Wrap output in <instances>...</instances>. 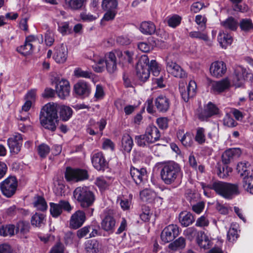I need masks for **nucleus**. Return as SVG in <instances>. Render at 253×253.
<instances>
[{
  "label": "nucleus",
  "mask_w": 253,
  "mask_h": 253,
  "mask_svg": "<svg viewBox=\"0 0 253 253\" xmlns=\"http://www.w3.org/2000/svg\"><path fill=\"white\" fill-rule=\"evenodd\" d=\"M182 174V171L180 165L174 162L164 165L160 172L161 178L167 185L174 183L181 177Z\"/></svg>",
  "instance_id": "obj_1"
},
{
  "label": "nucleus",
  "mask_w": 253,
  "mask_h": 253,
  "mask_svg": "<svg viewBox=\"0 0 253 253\" xmlns=\"http://www.w3.org/2000/svg\"><path fill=\"white\" fill-rule=\"evenodd\" d=\"M73 197L83 208L91 207L95 200L94 193L86 186L77 187L73 191Z\"/></svg>",
  "instance_id": "obj_2"
},
{
  "label": "nucleus",
  "mask_w": 253,
  "mask_h": 253,
  "mask_svg": "<svg viewBox=\"0 0 253 253\" xmlns=\"http://www.w3.org/2000/svg\"><path fill=\"white\" fill-rule=\"evenodd\" d=\"M208 187L225 198H231L233 195H238L240 193L237 184H231L218 181L213 182Z\"/></svg>",
  "instance_id": "obj_3"
},
{
  "label": "nucleus",
  "mask_w": 253,
  "mask_h": 253,
  "mask_svg": "<svg viewBox=\"0 0 253 253\" xmlns=\"http://www.w3.org/2000/svg\"><path fill=\"white\" fill-rule=\"evenodd\" d=\"M18 182L15 176H9L0 183L2 194L7 198L11 197L16 192Z\"/></svg>",
  "instance_id": "obj_4"
},
{
  "label": "nucleus",
  "mask_w": 253,
  "mask_h": 253,
  "mask_svg": "<svg viewBox=\"0 0 253 253\" xmlns=\"http://www.w3.org/2000/svg\"><path fill=\"white\" fill-rule=\"evenodd\" d=\"M66 179L68 181H79L87 179L88 178L87 171L84 169H72L67 168L65 174Z\"/></svg>",
  "instance_id": "obj_5"
},
{
  "label": "nucleus",
  "mask_w": 253,
  "mask_h": 253,
  "mask_svg": "<svg viewBox=\"0 0 253 253\" xmlns=\"http://www.w3.org/2000/svg\"><path fill=\"white\" fill-rule=\"evenodd\" d=\"M116 225V220L113 216V211L111 210L104 211V217L103 218L101 226L104 231L109 233L114 232Z\"/></svg>",
  "instance_id": "obj_6"
},
{
  "label": "nucleus",
  "mask_w": 253,
  "mask_h": 253,
  "mask_svg": "<svg viewBox=\"0 0 253 253\" xmlns=\"http://www.w3.org/2000/svg\"><path fill=\"white\" fill-rule=\"evenodd\" d=\"M179 234L178 227L175 224H170L162 231L161 238L164 243H168L172 241Z\"/></svg>",
  "instance_id": "obj_7"
},
{
  "label": "nucleus",
  "mask_w": 253,
  "mask_h": 253,
  "mask_svg": "<svg viewBox=\"0 0 253 253\" xmlns=\"http://www.w3.org/2000/svg\"><path fill=\"white\" fill-rule=\"evenodd\" d=\"M50 213L54 217L59 216L61 214L62 210L69 212L72 209L69 202L64 200L60 201L58 204L50 203Z\"/></svg>",
  "instance_id": "obj_8"
},
{
  "label": "nucleus",
  "mask_w": 253,
  "mask_h": 253,
  "mask_svg": "<svg viewBox=\"0 0 253 253\" xmlns=\"http://www.w3.org/2000/svg\"><path fill=\"white\" fill-rule=\"evenodd\" d=\"M197 85L194 81L191 80L186 88L185 86H180L179 91L183 100L187 102L190 98L193 97L196 93Z\"/></svg>",
  "instance_id": "obj_9"
},
{
  "label": "nucleus",
  "mask_w": 253,
  "mask_h": 253,
  "mask_svg": "<svg viewBox=\"0 0 253 253\" xmlns=\"http://www.w3.org/2000/svg\"><path fill=\"white\" fill-rule=\"evenodd\" d=\"M22 137L21 134L15 133L12 137L7 139V144L11 153L18 154L21 150L22 146Z\"/></svg>",
  "instance_id": "obj_10"
},
{
  "label": "nucleus",
  "mask_w": 253,
  "mask_h": 253,
  "mask_svg": "<svg viewBox=\"0 0 253 253\" xmlns=\"http://www.w3.org/2000/svg\"><path fill=\"white\" fill-rule=\"evenodd\" d=\"M85 220V212L84 211L78 210L71 216L70 226L73 229H78L83 225Z\"/></svg>",
  "instance_id": "obj_11"
},
{
  "label": "nucleus",
  "mask_w": 253,
  "mask_h": 253,
  "mask_svg": "<svg viewBox=\"0 0 253 253\" xmlns=\"http://www.w3.org/2000/svg\"><path fill=\"white\" fill-rule=\"evenodd\" d=\"M167 70L169 74L176 78H184L186 77L185 72L181 67L172 61H167Z\"/></svg>",
  "instance_id": "obj_12"
},
{
  "label": "nucleus",
  "mask_w": 253,
  "mask_h": 253,
  "mask_svg": "<svg viewBox=\"0 0 253 253\" xmlns=\"http://www.w3.org/2000/svg\"><path fill=\"white\" fill-rule=\"evenodd\" d=\"M40 120L42 126L45 129L54 131L58 124V120L40 114Z\"/></svg>",
  "instance_id": "obj_13"
},
{
  "label": "nucleus",
  "mask_w": 253,
  "mask_h": 253,
  "mask_svg": "<svg viewBox=\"0 0 253 253\" xmlns=\"http://www.w3.org/2000/svg\"><path fill=\"white\" fill-rule=\"evenodd\" d=\"M130 175L137 185L141 184L146 178L147 171L145 168L137 169L131 167Z\"/></svg>",
  "instance_id": "obj_14"
},
{
  "label": "nucleus",
  "mask_w": 253,
  "mask_h": 253,
  "mask_svg": "<svg viewBox=\"0 0 253 253\" xmlns=\"http://www.w3.org/2000/svg\"><path fill=\"white\" fill-rule=\"evenodd\" d=\"M241 153V150L239 148L229 149L223 153L222 162L224 165H228L233 160L239 158Z\"/></svg>",
  "instance_id": "obj_15"
},
{
  "label": "nucleus",
  "mask_w": 253,
  "mask_h": 253,
  "mask_svg": "<svg viewBox=\"0 0 253 253\" xmlns=\"http://www.w3.org/2000/svg\"><path fill=\"white\" fill-rule=\"evenodd\" d=\"M91 162L94 168L98 170H104L107 167V162L101 152H95L92 154Z\"/></svg>",
  "instance_id": "obj_16"
},
{
  "label": "nucleus",
  "mask_w": 253,
  "mask_h": 253,
  "mask_svg": "<svg viewBox=\"0 0 253 253\" xmlns=\"http://www.w3.org/2000/svg\"><path fill=\"white\" fill-rule=\"evenodd\" d=\"M226 69V65L223 61H215L211 64L210 70L212 76L219 78L225 73Z\"/></svg>",
  "instance_id": "obj_17"
},
{
  "label": "nucleus",
  "mask_w": 253,
  "mask_h": 253,
  "mask_svg": "<svg viewBox=\"0 0 253 253\" xmlns=\"http://www.w3.org/2000/svg\"><path fill=\"white\" fill-rule=\"evenodd\" d=\"M68 55L67 48L63 44L56 46L54 49L53 58L57 63H64L67 59Z\"/></svg>",
  "instance_id": "obj_18"
},
{
  "label": "nucleus",
  "mask_w": 253,
  "mask_h": 253,
  "mask_svg": "<svg viewBox=\"0 0 253 253\" xmlns=\"http://www.w3.org/2000/svg\"><path fill=\"white\" fill-rule=\"evenodd\" d=\"M56 92L61 99H64L69 95L70 87L68 81L62 79L58 82L56 87Z\"/></svg>",
  "instance_id": "obj_19"
},
{
  "label": "nucleus",
  "mask_w": 253,
  "mask_h": 253,
  "mask_svg": "<svg viewBox=\"0 0 253 253\" xmlns=\"http://www.w3.org/2000/svg\"><path fill=\"white\" fill-rule=\"evenodd\" d=\"M59 104L50 102L45 104L42 108L40 114L58 119L57 112Z\"/></svg>",
  "instance_id": "obj_20"
},
{
  "label": "nucleus",
  "mask_w": 253,
  "mask_h": 253,
  "mask_svg": "<svg viewBox=\"0 0 253 253\" xmlns=\"http://www.w3.org/2000/svg\"><path fill=\"white\" fill-rule=\"evenodd\" d=\"M155 105L159 112H166L169 108L170 101L166 96L161 95L155 99Z\"/></svg>",
  "instance_id": "obj_21"
},
{
  "label": "nucleus",
  "mask_w": 253,
  "mask_h": 253,
  "mask_svg": "<svg viewBox=\"0 0 253 253\" xmlns=\"http://www.w3.org/2000/svg\"><path fill=\"white\" fill-rule=\"evenodd\" d=\"M219 113V109L211 102H209L204 110L200 115V117L203 119L209 118L213 115H217Z\"/></svg>",
  "instance_id": "obj_22"
},
{
  "label": "nucleus",
  "mask_w": 253,
  "mask_h": 253,
  "mask_svg": "<svg viewBox=\"0 0 253 253\" xmlns=\"http://www.w3.org/2000/svg\"><path fill=\"white\" fill-rule=\"evenodd\" d=\"M74 91L79 96L84 97L88 96L90 93L89 85L85 82L81 81L74 85Z\"/></svg>",
  "instance_id": "obj_23"
},
{
  "label": "nucleus",
  "mask_w": 253,
  "mask_h": 253,
  "mask_svg": "<svg viewBox=\"0 0 253 253\" xmlns=\"http://www.w3.org/2000/svg\"><path fill=\"white\" fill-rule=\"evenodd\" d=\"M105 64L109 73H113L116 70V57L114 53L110 52L105 55Z\"/></svg>",
  "instance_id": "obj_24"
},
{
  "label": "nucleus",
  "mask_w": 253,
  "mask_h": 253,
  "mask_svg": "<svg viewBox=\"0 0 253 253\" xmlns=\"http://www.w3.org/2000/svg\"><path fill=\"white\" fill-rule=\"evenodd\" d=\"M211 85V89L213 92L220 93L229 87L230 83L227 79H225L218 82H213Z\"/></svg>",
  "instance_id": "obj_25"
},
{
  "label": "nucleus",
  "mask_w": 253,
  "mask_h": 253,
  "mask_svg": "<svg viewBox=\"0 0 253 253\" xmlns=\"http://www.w3.org/2000/svg\"><path fill=\"white\" fill-rule=\"evenodd\" d=\"M140 32L146 35H152L155 33L156 26L150 21L142 22L139 26Z\"/></svg>",
  "instance_id": "obj_26"
},
{
  "label": "nucleus",
  "mask_w": 253,
  "mask_h": 253,
  "mask_svg": "<svg viewBox=\"0 0 253 253\" xmlns=\"http://www.w3.org/2000/svg\"><path fill=\"white\" fill-rule=\"evenodd\" d=\"M237 170L243 178L252 175L250 164L248 162L244 161L239 163L237 165Z\"/></svg>",
  "instance_id": "obj_27"
},
{
  "label": "nucleus",
  "mask_w": 253,
  "mask_h": 253,
  "mask_svg": "<svg viewBox=\"0 0 253 253\" xmlns=\"http://www.w3.org/2000/svg\"><path fill=\"white\" fill-rule=\"evenodd\" d=\"M136 76L140 81L145 82L150 77L149 67H143L140 64H137L136 66Z\"/></svg>",
  "instance_id": "obj_28"
},
{
  "label": "nucleus",
  "mask_w": 253,
  "mask_h": 253,
  "mask_svg": "<svg viewBox=\"0 0 253 253\" xmlns=\"http://www.w3.org/2000/svg\"><path fill=\"white\" fill-rule=\"evenodd\" d=\"M58 110L60 118L62 121H68L72 115L73 110L69 106L59 104Z\"/></svg>",
  "instance_id": "obj_29"
},
{
  "label": "nucleus",
  "mask_w": 253,
  "mask_h": 253,
  "mask_svg": "<svg viewBox=\"0 0 253 253\" xmlns=\"http://www.w3.org/2000/svg\"><path fill=\"white\" fill-rule=\"evenodd\" d=\"M145 133L150 138L153 143L157 141L160 137V133L158 128L153 125L149 126L146 128Z\"/></svg>",
  "instance_id": "obj_30"
},
{
  "label": "nucleus",
  "mask_w": 253,
  "mask_h": 253,
  "mask_svg": "<svg viewBox=\"0 0 253 253\" xmlns=\"http://www.w3.org/2000/svg\"><path fill=\"white\" fill-rule=\"evenodd\" d=\"M217 40L223 48H226L230 45L233 41L232 37L223 32L220 31L217 36Z\"/></svg>",
  "instance_id": "obj_31"
},
{
  "label": "nucleus",
  "mask_w": 253,
  "mask_h": 253,
  "mask_svg": "<svg viewBox=\"0 0 253 253\" xmlns=\"http://www.w3.org/2000/svg\"><path fill=\"white\" fill-rule=\"evenodd\" d=\"M84 249L86 253H98L99 243L95 239L87 240L84 243Z\"/></svg>",
  "instance_id": "obj_32"
},
{
  "label": "nucleus",
  "mask_w": 253,
  "mask_h": 253,
  "mask_svg": "<svg viewBox=\"0 0 253 253\" xmlns=\"http://www.w3.org/2000/svg\"><path fill=\"white\" fill-rule=\"evenodd\" d=\"M133 146V142L131 137L127 133L124 134L122 138V147L123 150L127 153L131 150Z\"/></svg>",
  "instance_id": "obj_33"
},
{
  "label": "nucleus",
  "mask_w": 253,
  "mask_h": 253,
  "mask_svg": "<svg viewBox=\"0 0 253 253\" xmlns=\"http://www.w3.org/2000/svg\"><path fill=\"white\" fill-rule=\"evenodd\" d=\"M179 220L181 225L185 227L191 224L194 220L192 214L187 211H183L179 214Z\"/></svg>",
  "instance_id": "obj_34"
},
{
  "label": "nucleus",
  "mask_w": 253,
  "mask_h": 253,
  "mask_svg": "<svg viewBox=\"0 0 253 253\" xmlns=\"http://www.w3.org/2000/svg\"><path fill=\"white\" fill-rule=\"evenodd\" d=\"M45 215L43 213L36 212L31 217L32 225L40 227L45 224Z\"/></svg>",
  "instance_id": "obj_35"
},
{
  "label": "nucleus",
  "mask_w": 253,
  "mask_h": 253,
  "mask_svg": "<svg viewBox=\"0 0 253 253\" xmlns=\"http://www.w3.org/2000/svg\"><path fill=\"white\" fill-rule=\"evenodd\" d=\"M222 26L231 31H236L238 27V21L233 17H229L221 22Z\"/></svg>",
  "instance_id": "obj_36"
},
{
  "label": "nucleus",
  "mask_w": 253,
  "mask_h": 253,
  "mask_svg": "<svg viewBox=\"0 0 253 253\" xmlns=\"http://www.w3.org/2000/svg\"><path fill=\"white\" fill-rule=\"evenodd\" d=\"M185 245V239L183 237H180L174 242L170 243L169 245V248L172 251H176L184 249Z\"/></svg>",
  "instance_id": "obj_37"
},
{
  "label": "nucleus",
  "mask_w": 253,
  "mask_h": 253,
  "mask_svg": "<svg viewBox=\"0 0 253 253\" xmlns=\"http://www.w3.org/2000/svg\"><path fill=\"white\" fill-rule=\"evenodd\" d=\"M30 228V225L28 221L20 220L17 223L15 230L16 233L25 234L29 232Z\"/></svg>",
  "instance_id": "obj_38"
},
{
  "label": "nucleus",
  "mask_w": 253,
  "mask_h": 253,
  "mask_svg": "<svg viewBox=\"0 0 253 253\" xmlns=\"http://www.w3.org/2000/svg\"><path fill=\"white\" fill-rule=\"evenodd\" d=\"M33 205L38 210L44 211L46 210L47 205L46 202L42 196H37L34 197Z\"/></svg>",
  "instance_id": "obj_39"
},
{
  "label": "nucleus",
  "mask_w": 253,
  "mask_h": 253,
  "mask_svg": "<svg viewBox=\"0 0 253 253\" xmlns=\"http://www.w3.org/2000/svg\"><path fill=\"white\" fill-rule=\"evenodd\" d=\"M242 186L245 191L253 194V176L251 175L244 177L242 181Z\"/></svg>",
  "instance_id": "obj_40"
},
{
  "label": "nucleus",
  "mask_w": 253,
  "mask_h": 253,
  "mask_svg": "<svg viewBox=\"0 0 253 253\" xmlns=\"http://www.w3.org/2000/svg\"><path fill=\"white\" fill-rule=\"evenodd\" d=\"M17 50L25 56L31 54L33 51V45L31 43L25 42L23 45L17 47Z\"/></svg>",
  "instance_id": "obj_41"
},
{
  "label": "nucleus",
  "mask_w": 253,
  "mask_h": 253,
  "mask_svg": "<svg viewBox=\"0 0 253 253\" xmlns=\"http://www.w3.org/2000/svg\"><path fill=\"white\" fill-rule=\"evenodd\" d=\"M117 0H103L102 7L104 10H117L118 6Z\"/></svg>",
  "instance_id": "obj_42"
},
{
  "label": "nucleus",
  "mask_w": 253,
  "mask_h": 253,
  "mask_svg": "<svg viewBox=\"0 0 253 253\" xmlns=\"http://www.w3.org/2000/svg\"><path fill=\"white\" fill-rule=\"evenodd\" d=\"M136 143L139 146L144 147L149 144L153 143L150 138L145 133L144 134L137 135L135 136Z\"/></svg>",
  "instance_id": "obj_43"
},
{
  "label": "nucleus",
  "mask_w": 253,
  "mask_h": 253,
  "mask_svg": "<svg viewBox=\"0 0 253 253\" xmlns=\"http://www.w3.org/2000/svg\"><path fill=\"white\" fill-rule=\"evenodd\" d=\"M241 30L249 32L253 29V23L250 18L242 19L238 23Z\"/></svg>",
  "instance_id": "obj_44"
},
{
  "label": "nucleus",
  "mask_w": 253,
  "mask_h": 253,
  "mask_svg": "<svg viewBox=\"0 0 253 253\" xmlns=\"http://www.w3.org/2000/svg\"><path fill=\"white\" fill-rule=\"evenodd\" d=\"M15 226L12 224L2 226L0 228V235L3 236H12L14 234Z\"/></svg>",
  "instance_id": "obj_45"
},
{
  "label": "nucleus",
  "mask_w": 253,
  "mask_h": 253,
  "mask_svg": "<svg viewBox=\"0 0 253 253\" xmlns=\"http://www.w3.org/2000/svg\"><path fill=\"white\" fill-rule=\"evenodd\" d=\"M195 141L199 144H203L206 142L205 129L203 127H198L195 137Z\"/></svg>",
  "instance_id": "obj_46"
},
{
  "label": "nucleus",
  "mask_w": 253,
  "mask_h": 253,
  "mask_svg": "<svg viewBox=\"0 0 253 253\" xmlns=\"http://www.w3.org/2000/svg\"><path fill=\"white\" fill-rule=\"evenodd\" d=\"M156 194L150 190L146 189L140 192V198L145 201L151 202L155 197Z\"/></svg>",
  "instance_id": "obj_47"
},
{
  "label": "nucleus",
  "mask_w": 253,
  "mask_h": 253,
  "mask_svg": "<svg viewBox=\"0 0 253 253\" xmlns=\"http://www.w3.org/2000/svg\"><path fill=\"white\" fill-rule=\"evenodd\" d=\"M95 64L92 65V68L96 72H102L104 69V63L105 60L100 57H95L93 59Z\"/></svg>",
  "instance_id": "obj_48"
},
{
  "label": "nucleus",
  "mask_w": 253,
  "mask_h": 253,
  "mask_svg": "<svg viewBox=\"0 0 253 253\" xmlns=\"http://www.w3.org/2000/svg\"><path fill=\"white\" fill-rule=\"evenodd\" d=\"M58 30L62 35H66L71 33L72 28L70 27L68 22H62L58 23Z\"/></svg>",
  "instance_id": "obj_49"
},
{
  "label": "nucleus",
  "mask_w": 253,
  "mask_h": 253,
  "mask_svg": "<svg viewBox=\"0 0 253 253\" xmlns=\"http://www.w3.org/2000/svg\"><path fill=\"white\" fill-rule=\"evenodd\" d=\"M54 192L57 196H62L65 194L66 186L62 181H57L54 188Z\"/></svg>",
  "instance_id": "obj_50"
},
{
  "label": "nucleus",
  "mask_w": 253,
  "mask_h": 253,
  "mask_svg": "<svg viewBox=\"0 0 253 253\" xmlns=\"http://www.w3.org/2000/svg\"><path fill=\"white\" fill-rule=\"evenodd\" d=\"M207 19L204 16L197 15L195 17V22L198 25V29L203 31L206 28V22Z\"/></svg>",
  "instance_id": "obj_51"
},
{
  "label": "nucleus",
  "mask_w": 253,
  "mask_h": 253,
  "mask_svg": "<svg viewBox=\"0 0 253 253\" xmlns=\"http://www.w3.org/2000/svg\"><path fill=\"white\" fill-rule=\"evenodd\" d=\"M189 36L192 38L199 39L206 42L209 40L207 34L202 31L191 32L189 33Z\"/></svg>",
  "instance_id": "obj_52"
},
{
  "label": "nucleus",
  "mask_w": 253,
  "mask_h": 253,
  "mask_svg": "<svg viewBox=\"0 0 253 253\" xmlns=\"http://www.w3.org/2000/svg\"><path fill=\"white\" fill-rule=\"evenodd\" d=\"M193 197H194V195H192L191 197V199H190V202L191 203V206H192L193 211L197 213H200L203 210L205 204L203 202H200L197 203L196 204H194L192 200V198Z\"/></svg>",
  "instance_id": "obj_53"
},
{
  "label": "nucleus",
  "mask_w": 253,
  "mask_h": 253,
  "mask_svg": "<svg viewBox=\"0 0 253 253\" xmlns=\"http://www.w3.org/2000/svg\"><path fill=\"white\" fill-rule=\"evenodd\" d=\"M235 74L234 80L240 82L237 84V85L240 86V84L245 80L246 71L242 68H239L235 70Z\"/></svg>",
  "instance_id": "obj_54"
},
{
  "label": "nucleus",
  "mask_w": 253,
  "mask_h": 253,
  "mask_svg": "<svg viewBox=\"0 0 253 253\" xmlns=\"http://www.w3.org/2000/svg\"><path fill=\"white\" fill-rule=\"evenodd\" d=\"M74 75L78 78H91L92 77L91 72L84 71L81 68H77L75 70Z\"/></svg>",
  "instance_id": "obj_55"
},
{
  "label": "nucleus",
  "mask_w": 253,
  "mask_h": 253,
  "mask_svg": "<svg viewBox=\"0 0 253 253\" xmlns=\"http://www.w3.org/2000/svg\"><path fill=\"white\" fill-rule=\"evenodd\" d=\"M181 20V18L179 16L174 15L168 18V24L169 26L175 28L180 24Z\"/></svg>",
  "instance_id": "obj_56"
},
{
  "label": "nucleus",
  "mask_w": 253,
  "mask_h": 253,
  "mask_svg": "<svg viewBox=\"0 0 253 253\" xmlns=\"http://www.w3.org/2000/svg\"><path fill=\"white\" fill-rule=\"evenodd\" d=\"M178 137L184 146L188 147L191 145L193 141L191 136L189 133H186L181 136H178Z\"/></svg>",
  "instance_id": "obj_57"
},
{
  "label": "nucleus",
  "mask_w": 253,
  "mask_h": 253,
  "mask_svg": "<svg viewBox=\"0 0 253 253\" xmlns=\"http://www.w3.org/2000/svg\"><path fill=\"white\" fill-rule=\"evenodd\" d=\"M231 168L228 167L227 165H225L222 168L219 167L218 168L217 174L220 178H225L228 176L229 173L231 172Z\"/></svg>",
  "instance_id": "obj_58"
},
{
  "label": "nucleus",
  "mask_w": 253,
  "mask_h": 253,
  "mask_svg": "<svg viewBox=\"0 0 253 253\" xmlns=\"http://www.w3.org/2000/svg\"><path fill=\"white\" fill-rule=\"evenodd\" d=\"M38 153L41 157H45L50 152L49 147L45 144H42L38 148Z\"/></svg>",
  "instance_id": "obj_59"
},
{
  "label": "nucleus",
  "mask_w": 253,
  "mask_h": 253,
  "mask_svg": "<svg viewBox=\"0 0 253 253\" xmlns=\"http://www.w3.org/2000/svg\"><path fill=\"white\" fill-rule=\"evenodd\" d=\"M149 70L151 71L154 76H158L160 73V69L158 63L155 60H152L149 66Z\"/></svg>",
  "instance_id": "obj_60"
},
{
  "label": "nucleus",
  "mask_w": 253,
  "mask_h": 253,
  "mask_svg": "<svg viewBox=\"0 0 253 253\" xmlns=\"http://www.w3.org/2000/svg\"><path fill=\"white\" fill-rule=\"evenodd\" d=\"M81 19L84 21L90 22L96 19L98 17L97 14L92 15L89 12H83L80 14Z\"/></svg>",
  "instance_id": "obj_61"
},
{
  "label": "nucleus",
  "mask_w": 253,
  "mask_h": 253,
  "mask_svg": "<svg viewBox=\"0 0 253 253\" xmlns=\"http://www.w3.org/2000/svg\"><path fill=\"white\" fill-rule=\"evenodd\" d=\"M223 124L228 127H234L237 125V123L235 121L232 117L229 114H226L223 119Z\"/></svg>",
  "instance_id": "obj_62"
},
{
  "label": "nucleus",
  "mask_w": 253,
  "mask_h": 253,
  "mask_svg": "<svg viewBox=\"0 0 253 253\" xmlns=\"http://www.w3.org/2000/svg\"><path fill=\"white\" fill-rule=\"evenodd\" d=\"M202 239L201 240L198 239V243L201 248L205 249H208L210 247V241L205 234H202Z\"/></svg>",
  "instance_id": "obj_63"
},
{
  "label": "nucleus",
  "mask_w": 253,
  "mask_h": 253,
  "mask_svg": "<svg viewBox=\"0 0 253 253\" xmlns=\"http://www.w3.org/2000/svg\"><path fill=\"white\" fill-rule=\"evenodd\" d=\"M238 234L237 229L234 227H231L227 233V238L229 241L233 242L238 237Z\"/></svg>",
  "instance_id": "obj_64"
}]
</instances>
